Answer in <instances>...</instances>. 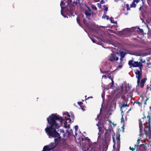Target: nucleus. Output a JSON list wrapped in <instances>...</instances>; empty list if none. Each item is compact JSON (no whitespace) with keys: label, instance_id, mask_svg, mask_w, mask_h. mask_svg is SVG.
Listing matches in <instances>:
<instances>
[{"label":"nucleus","instance_id":"nucleus-1","mask_svg":"<svg viewBox=\"0 0 151 151\" xmlns=\"http://www.w3.org/2000/svg\"><path fill=\"white\" fill-rule=\"evenodd\" d=\"M63 120V118L56 113L51 114L47 118V124H48L47 125L45 131L49 138H54V143L52 142L48 145H50L51 143L54 144L53 146L55 147L54 149L60 143L61 141H62L63 145L66 144V139L64 138H62L60 134L56 130L60 127L57 121H59L60 125L62 126Z\"/></svg>","mask_w":151,"mask_h":151},{"label":"nucleus","instance_id":"nucleus-2","mask_svg":"<svg viewBox=\"0 0 151 151\" xmlns=\"http://www.w3.org/2000/svg\"><path fill=\"white\" fill-rule=\"evenodd\" d=\"M69 0H64L60 2L61 14L64 17L68 18L71 16H74L75 6L69 2Z\"/></svg>","mask_w":151,"mask_h":151},{"label":"nucleus","instance_id":"nucleus-3","mask_svg":"<svg viewBox=\"0 0 151 151\" xmlns=\"http://www.w3.org/2000/svg\"><path fill=\"white\" fill-rule=\"evenodd\" d=\"M106 132L104 134V141L102 142V151H106L111 140V130L110 127L108 129H105Z\"/></svg>","mask_w":151,"mask_h":151},{"label":"nucleus","instance_id":"nucleus-4","mask_svg":"<svg viewBox=\"0 0 151 151\" xmlns=\"http://www.w3.org/2000/svg\"><path fill=\"white\" fill-rule=\"evenodd\" d=\"M103 65V66L102 67V69H106L105 71H102L101 68H100V70L101 72L103 74H104L106 73L109 72L112 67V66L110 64V63L108 62H106L102 63Z\"/></svg>","mask_w":151,"mask_h":151},{"label":"nucleus","instance_id":"nucleus-5","mask_svg":"<svg viewBox=\"0 0 151 151\" xmlns=\"http://www.w3.org/2000/svg\"><path fill=\"white\" fill-rule=\"evenodd\" d=\"M91 9L90 8L88 7L86 4L84 5L83 12L86 16V17L89 20L90 19V17H91Z\"/></svg>","mask_w":151,"mask_h":151},{"label":"nucleus","instance_id":"nucleus-6","mask_svg":"<svg viewBox=\"0 0 151 151\" xmlns=\"http://www.w3.org/2000/svg\"><path fill=\"white\" fill-rule=\"evenodd\" d=\"M142 70H139V69H137L136 70V71L135 72V73L136 75V78L137 79V87L139 86L140 80L141 78V76L142 75Z\"/></svg>","mask_w":151,"mask_h":151},{"label":"nucleus","instance_id":"nucleus-7","mask_svg":"<svg viewBox=\"0 0 151 151\" xmlns=\"http://www.w3.org/2000/svg\"><path fill=\"white\" fill-rule=\"evenodd\" d=\"M54 144L51 143L50 145H47L45 146L42 151H51L54 149V146H53Z\"/></svg>","mask_w":151,"mask_h":151},{"label":"nucleus","instance_id":"nucleus-8","mask_svg":"<svg viewBox=\"0 0 151 151\" xmlns=\"http://www.w3.org/2000/svg\"><path fill=\"white\" fill-rule=\"evenodd\" d=\"M149 126H147L144 129L145 134L147 136L150 137L151 136V132L150 127V124H149Z\"/></svg>","mask_w":151,"mask_h":151},{"label":"nucleus","instance_id":"nucleus-9","mask_svg":"<svg viewBox=\"0 0 151 151\" xmlns=\"http://www.w3.org/2000/svg\"><path fill=\"white\" fill-rule=\"evenodd\" d=\"M64 115H63V118L62 117H61L63 118V121L64 120H65V121L64 123V126L63 127L65 128H69L70 127V124H68L67 122V121L68 120V119H69V117H67L65 115V116ZM60 116L61 117V116Z\"/></svg>","mask_w":151,"mask_h":151},{"label":"nucleus","instance_id":"nucleus-10","mask_svg":"<svg viewBox=\"0 0 151 151\" xmlns=\"http://www.w3.org/2000/svg\"><path fill=\"white\" fill-rule=\"evenodd\" d=\"M116 146L117 150L116 151H119L120 146V135L119 134L116 137Z\"/></svg>","mask_w":151,"mask_h":151},{"label":"nucleus","instance_id":"nucleus-11","mask_svg":"<svg viewBox=\"0 0 151 151\" xmlns=\"http://www.w3.org/2000/svg\"><path fill=\"white\" fill-rule=\"evenodd\" d=\"M139 128L140 134L139 135L140 137H142L143 134L142 133L143 131V125L141 120L139 121Z\"/></svg>","mask_w":151,"mask_h":151},{"label":"nucleus","instance_id":"nucleus-12","mask_svg":"<svg viewBox=\"0 0 151 151\" xmlns=\"http://www.w3.org/2000/svg\"><path fill=\"white\" fill-rule=\"evenodd\" d=\"M147 80L146 78H145L142 79L141 81V82L140 83V87L141 88H143L144 85V84Z\"/></svg>","mask_w":151,"mask_h":151},{"label":"nucleus","instance_id":"nucleus-13","mask_svg":"<svg viewBox=\"0 0 151 151\" xmlns=\"http://www.w3.org/2000/svg\"><path fill=\"white\" fill-rule=\"evenodd\" d=\"M140 17L141 20L142 21V23H144V20L143 18H145V15L142 10L141 11V15L140 16Z\"/></svg>","mask_w":151,"mask_h":151},{"label":"nucleus","instance_id":"nucleus-14","mask_svg":"<svg viewBox=\"0 0 151 151\" xmlns=\"http://www.w3.org/2000/svg\"><path fill=\"white\" fill-rule=\"evenodd\" d=\"M116 55L114 54H111V56L109 58V60L110 61H113L115 60V58Z\"/></svg>","mask_w":151,"mask_h":151},{"label":"nucleus","instance_id":"nucleus-15","mask_svg":"<svg viewBox=\"0 0 151 151\" xmlns=\"http://www.w3.org/2000/svg\"><path fill=\"white\" fill-rule=\"evenodd\" d=\"M66 132L68 133V137H70L72 135V134H73V132L72 129H70L69 131L67 130L66 131Z\"/></svg>","mask_w":151,"mask_h":151},{"label":"nucleus","instance_id":"nucleus-16","mask_svg":"<svg viewBox=\"0 0 151 151\" xmlns=\"http://www.w3.org/2000/svg\"><path fill=\"white\" fill-rule=\"evenodd\" d=\"M127 103H126V104H125L124 103H123L122 105V106L120 107V110L121 111V114H122L124 113V112H123V110L122 109V108H123L126 107L128 106V105H127Z\"/></svg>","mask_w":151,"mask_h":151},{"label":"nucleus","instance_id":"nucleus-17","mask_svg":"<svg viewBox=\"0 0 151 151\" xmlns=\"http://www.w3.org/2000/svg\"><path fill=\"white\" fill-rule=\"evenodd\" d=\"M120 57L124 58L125 55L127 54V53L123 51L119 52Z\"/></svg>","mask_w":151,"mask_h":151},{"label":"nucleus","instance_id":"nucleus-18","mask_svg":"<svg viewBox=\"0 0 151 151\" xmlns=\"http://www.w3.org/2000/svg\"><path fill=\"white\" fill-rule=\"evenodd\" d=\"M145 145L144 144H141L136 149H139V150H141L142 148V149H145Z\"/></svg>","mask_w":151,"mask_h":151},{"label":"nucleus","instance_id":"nucleus-19","mask_svg":"<svg viewBox=\"0 0 151 151\" xmlns=\"http://www.w3.org/2000/svg\"><path fill=\"white\" fill-rule=\"evenodd\" d=\"M121 98L122 100L125 102L126 103H127V102L128 101V99L127 98H126L125 95H123L122 96Z\"/></svg>","mask_w":151,"mask_h":151},{"label":"nucleus","instance_id":"nucleus-20","mask_svg":"<svg viewBox=\"0 0 151 151\" xmlns=\"http://www.w3.org/2000/svg\"><path fill=\"white\" fill-rule=\"evenodd\" d=\"M91 150L93 151H101V149L100 147L97 149L96 148H93V147H91Z\"/></svg>","mask_w":151,"mask_h":151},{"label":"nucleus","instance_id":"nucleus-21","mask_svg":"<svg viewBox=\"0 0 151 151\" xmlns=\"http://www.w3.org/2000/svg\"><path fill=\"white\" fill-rule=\"evenodd\" d=\"M141 139H138L137 140V143L134 145V147L136 148L139 147V144H140L141 142Z\"/></svg>","mask_w":151,"mask_h":151},{"label":"nucleus","instance_id":"nucleus-22","mask_svg":"<svg viewBox=\"0 0 151 151\" xmlns=\"http://www.w3.org/2000/svg\"><path fill=\"white\" fill-rule=\"evenodd\" d=\"M112 139H113V143H114V145H113V150H112V151H115L114 150H115V149H116V148H115V145H116V142L114 140V137H113Z\"/></svg>","mask_w":151,"mask_h":151},{"label":"nucleus","instance_id":"nucleus-23","mask_svg":"<svg viewBox=\"0 0 151 151\" xmlns=\"http://www.w3.org/2000/svg\"><path fill=\"white\" fill-rule=\"evenodd\" d=\"M134 60H130L129 61L128 64L131 67H133L134 65Z\"/></svg>","mask_w":151,"mask_h":151},{"label":"nucleus","instance_id":"nucleus-24","mask_svg":"<svg viewBox=\"0 0 151 151\" xmlns=\"http://www.w3.org/2000/svg\"><path fill=\"white\" fill-rule=\"evenodd\" d=\"M139 62L138 61H134V65H133V67H137L138 66Z\"/></svg>","mask_w":151,"mask_h":151},{"label":"nucleus","instance_id":"nucleus-25","mask_svg":"<svg viewBox=\"0 0 151 151\" xmlns=\"http://www.w3.org/2000/svg\"><path fill=\"white\" fill-rule=\"evenodd\" d=\"M76 20H77V23L81 27H82V26L81 24L80 23V18L79 17H78L76 19Z\"/></svg>","mask_w":151,"mask_h":151},{"label":"nucleus","instance_id":"nucleus-26","mask_svg":"<svg viewBox=\"0 0 151 151\" xmlns=\"http://www.w3.org/2000/svg\"><path fill=\"white\" fill-rule=\"evenodd\" d=\"M138 67H139V69L140 70H142V67H143V65L141 62H139V63L138 64Z\"/></svg>","mask_w":151,"mask_h":151},{"label":"nucleus","instance_id":"nucleus-27","mask_svg":"<svg viewBox=\"0 0 151 151\" xmlns=\"http://www.w3.org/2000/svg\"><path fill=\"white\" fill-rule=\"evenodd\" d=\"M134 3V1L132 2V4L130 5L131 8H135L136 7V4Z\"/></svg>","mask_w":151,"mask_h":151},{"label":"nucleus","instance_id":"nucleus-28","mask_svg":"<svg viewBox=\"0 0 151 151\" xmlns=\"http://www.w3.org/2000/svg\"><path fill=\"white\" fill-rule=\"evenodd\" d=\"M131 88L130 86H129V84H128L127 86H126V89L127 91H129Z\"/></svg>","mask_w":151,"mask_h":151},{"label":"nucleus","instance_id":"nucleus-29","mask_svg":"<svg viewBox=\"0 0 151 151\" xmlns=\"http://www.w3.org/2000/svg\"><path fill=\"white\" fill-rule=\"evenodd\" d=\"M64 115H65L66 116H67L69 118L70 117V116L69 114V113L67 111H66L64 113Z\"/></svg>","mask_w":151,"mask_h":151},{"label":"nucleus","instance_id":"nucleus-30","mask_svg":"<svg viewBox=\"0 0 151 151\" xmlns=\"http://www.w3.org/2000/svg\"><path fill=\"white\" fill-rule=\"evenodd\" d=\"M91 8L94 10H97V8L96 7L93 5H91Z\"/></svg>","mask_w":151,"mask_h":151},{"label":"nucleus","instance_id":"nucleus-31","mask_svg":"<svg viewBox=\"0 0 151 151\" xmlns=\"http://www.w3.org/2000/svg\"><path fill=\"white\" fill-rule=\"evenodd\" d=\"M130 31V29H129L128 28H126L122 30V31L123 32H129Z\"/></svg>","mask_w":151,"mask_h":151},{"label":"nucleus","instance_id":"nucleus-32","mask_svg":"<svg viewBox=\"0 0 151 151\" xmlns=\"http://www.w3.org/2000/svg\"><path fill=\"white\" fill-rule=\"evenodd\" d=\"M105 17L106 18L107 20H108L109 19V17L108 16L106 15L105 14H104L102 16V18L105 19Z\"/></svg>","mask_w":151,"mask_h":151},{"label":"nucleus","instance_id":"nucleus-33","mask_svg":"<svg viewBox=\"0 0 151 151\" xmlns=\"http://www.w3.org/2000/svg\"><path fill=\"white\" fill-rule=\"evenodd\" d=\"M134 103H136V104H138V105L140 106H142V104L141 103L139 102V101H135L134 102Z\"/></svg>","mask_w":151,"mask_h":151},{"label":"nucleus","instance_id":"nucleus-34","mask_svg":"<svg viewBox=\"0 0 151 151\" xmlns=\"http://www.w3.org/2000/svg\"><path fill=\"white\" fill-rule=\"evenodd\" d=\"M70 1V2L71 3V4L72 3L75 4L76 5V6L77 5V3L76 1H75L74 0V1L72 2V0H69Z\"/></svg>","mask_w":151,"mask_h":151},{"label":"nucleus","instance_id":"nucleus-35","mask_svg":"<svg viewBox=\"0 0 151 151\" xmlns=\"http://www.w3.org/2000/svg\"><path fill=\"white\" fill-rule=\"evenodd\" d=\"M111 86L110 87H112L113 86L114 84V81H113V79H112V81H111Z\"/></svg>","mask_w":151,"mask_h":151},{"label":"nucleus","instance_id":"nucleus-36","mask_svg":"<svg viewBox=\"0 0 151 151\" xmlns=\"http://www.w3.org/2000/svg\"><path fill=\"white\" fill-rule=\"evenodd\" d=\"M70 114H71V118L73 119H74V114H73L72 113V112H71L70 113Z\"/></svg>","mask_w":151,"mask_h":151},{"label":"nucleus","instance_id":"nucleus-37","mask_svg":"<svg viewBox=\"0 0 151 151\" xmlns=\"http://www.w3.org/2000/svg\"><path fill=\"white\" fill-rule=\"evenodd\" d=\"M85 138L86 140H87L88 143H90V142L91 140L88 137H85Z\"/></svg>","mask_w":151,"mask_h":151},{"label":"nucleus","instance_id":"nucleus-38","mask_svg":"<svg viewBox=\"0 0 151 151\" xmlns=\"http://www.w3.org/2000/svg\"><path fill=\"white\" fill-rule=\"evenodd\" d=\"M113 18L112 17H111L110 18L109 20L111 22V23H113L114 22V21L113 20Z\"/></svg>","mask_w":151,"mask_h":151},{"label":"nucleus","instance_id":"nucleus-39","mask_svg":"<svg viewBox=\"0 0 151 151\" xmlns=\"http://www.w3.org/2000/svg\"><path fill=\"white\" fill-rule=\"evenodd\" d=\"M74 127L75 132H77L78 129V126L77 125H76Z\"/></svg>","mask_w":151,"mask_h":151},{"label":"nucleus","instance_id":"nucleus-40","mask_svg":"<svg viewBox=\"0 0 151 151\" xmlns=\"http://www.w3.org/2000/svg\"><path fill=\"white\" fill-rule=\"evenodd\" d=\"M134 55L137 56H142V54L140 53H139L137 54H135Z\"/></svg>","mask_w":151,"mask_h":151},{"label":"nucleus","instance_id":"nucleus-41","mask_svg":"<svg viewBox=\"0 0 151 151\" xmlns=\"http://www.w3.org/2000/svg\"><path fill=\"white\" fill-rule=\"evenodd\" d=\"M88 36H89V35H88ZM88 37H89V38L91 39V41H92V42H93V43H96V42H95V40L93 39L92 38H91V37L89 36H88Z\"/></svg>","mask_w":151,"mask_h":151},{"label":"nucleus","instance_id":"nucleus-42","mask_svg":"<svg viewBox=\"0 0 151 151\" xmlns=\"http://www.w3.org/2000/svg\"><path fill=\"white\" fill-rule=\"evenodd\" d=\"M104 7H105L104 9V10L105 11H106V12H107L108 10V7L105 6V5L104 6Z\"/></svg>","mask_w":151,"mask_h":151},{"label":"nucleus","instance_id":"nucleus-43","mask_svg":"<svg viewBox=\"0 0 151 151\" xmlns=\"http://www.w3.org/2000/svg\"><path fill=\"white\" fill-rule=\"evenodd\" d=\"M126 7L127 8V10H129L130 9V8L129 7V5L128 4H126Z\"/></svg>","mask_w":151,"mask_h":151},{"label":"nucleus","instance_id":"nucleus-44","mask_svg":"<svg viewBox=\"0 0 151 151\" xmlns=\"http://www.w3.org/2000/svg\"><path fill=\"white\" fill-rule=\"evenodd\" d=\"M134 148L133 147H129V149L130 150H131L132 151H134L135 150V148Z\"/></svg>","mask_w":151,"mask_h":151},{"label":"nucleus","instance_id":"nucleus-45","mask_svg":"<svg viewBox=\"0 0 151 151\" xmlns=\"http://www.w3.org/2000/svg\"><path fill=\"white\" fill-rule=\"evenodd\" d=\"M138 29H139L140 32L141 33H143V30L142 29L139 28V27L138 28Z\"/></svg>","mask_w":151,"mask_h":151},{"label":"nucleus","instance_id":"nucleus-46","mask_svg":"<svg viewBox=\"0 0 151 151\" xmlns=\"http://www.w3.org/2000/svg\"><path fill=\"white\" fill-rule=\"evenodd\" d=\"M124 115V113L122 114V117L121 118V122H124V118L123 117V115Z\"/></svg>","mask_w":151,"mask_h":151},{"label":"nucleus","instance_id":"nucleus-47","mask_svg":"<svg viewBox=\"0 0 151 151\" xmlns=\"http://www.w3.org/2000/svg\"><path fill=\"white\" fill-rule=\"evenodd\" d=\"M104 88L105 89L108 90L109 88V87L107 85H105V86L104 87Z\"/></svg>","mask_w":151,"mask_h":151},{"label":"nucleus","instance_id":"nucleus-48","mask_svg":"<svg viewBox=\"0 0 151 151\" xmlns=\"http://www.w3.org/2000/svg\"><path fill=\"white\" fill-rule=\"evenodd\" d=\"M98 129L99 131L100 132H101V131L102 129V127L100 126L99 127H98Z\"/></svg>","mask_w":151,"mask_h":151},{"label":"nucleus","instance_id":"nucleus-49","mask_svg":"<svg viewBox=\"0 0 151 151\" xmlns=\"http://www.w3.org/2000/svg\"><path fill=\"white\" fill-rule=\"evenodd\" d=\"M97 5L99 9H100L101 8V5L100 3H97Z\"/></svg>","mask_w":151,"mask_h":151},{"label":"nucleus","instance_id":"nucleus-50","mask_svg":"<svg viewBox=\"0 0 151 151\" xmlns=\"http://www.w3.org/2000/svg\"><path fill=\"white\" fill-rule=\"evenodd\" d=\"M60 132H61V133H65V131H64V129H60Z\"/></svg>","mask_w":151,"mask_h":151},{"label":"nucleus","instance_id":"nucleus-51","mask_svg":"<svg viewBox=\"0 0 151 151\" xmlns=\"http://www.w3.org/2000/svg\"><path fill=\"white\" fill-rule=\"evenodd\" d=\"M78 105H79L80 106L83 104V103L82 102H78Z\"/></svg>","mask_w":151,"mask_h":151},{"label":"nucleus","instance_id":"nucleus-52","mask_svg":"<svg viewBox=\"0 0 151 151\" xmlns=\"http://www.w3.org/2000/svg\"><path fill=\"white\" fill-rule=\"evenodd\" d=\"M108 30L111 33H114V31L113 30H112V29H109Z\"/></svg>","mask_w":151,"mask_h":151},{"label":"nucleus","instance_id":"nucleus-53","mask_svg":"<svg viewBox=\"0 0 151 151\" xmlns=\"http://www.w3.org/2000/svg\"><path fill=\"white\" fill-rule=\"evenodd\" d=\"M140 0H134L133 1L134 2H136L137 3H138L139 1H140Z\"/></svg>","mask_w":151,"mask_h":151},{"label":"nucleus","instance_id":"nucleus-54","mask_svg":"<svg viewBox=\"0 0 151 151\" xmlns=\"http://www.w3.org/2000/svg\"><path fill=\"white\" fill-rule=\"evenodd\" d=\"M91 17H93L94 13L93 12H92L91 10Z\"/></svg>","mask_w":151,"mask_h":151},{"label":"nucleus","instance_id":"nucleus-55","mask_svg":"<svg viewBox=\"0 0 151 151\" xmlns=\"http://www.w3.org/2000/svg\"><path fill=\"white\" fill-rule=\"evenodd\" d=\"M105 95L104 93H102L101 94V97L103 99L104 98Z\"/></svg>","mask_w":151,"mask_h":151},{"label":"nucleus","instance_id":"nucleus-56","mask_svg":"<svg viewBox=\"0 0 151 151\" xmlns=\"http://www.w3.org/2000/svg\"><path fill=\"white\" fill-rule=\"evenodd\" d=\"M105 3V1H104L103 0H101L100 2V4H103L104 3Z\"/></svg>","mask_w":151,"mask_h":151},{"label":"nucleus","instance_id":"nucleus-57","mask_svg":"<svg viewBox=\"0 0 151 151\" xmlns=\"http://www.w3.org/2000/svg\"><path fill=\"white\" fill-rule=\"evenodd\" d=\"M136 47L138 48H142V46L140 45H137L136 46Z\"/></svg>","mask_w":151,"mask_h":151},{"label":"nucleus","instance_id":"nucleus-58","mask_svg":"<svg viewBox=\"0 0 151 151\" xmlns=\"http://www.w3.org/2000/svg\"><path fill=\"white\" fill-rule=\"evenodd\" d=\"M140 62H141V63H145V60H143L142 59L140 60Z\"/></svg>","mask_w":151,"mask_h":151},{"label":"nucleus","instance_id":"nucleus-59","mask_svg":"<svg viewBox=\"0 0 151 151\" xmlns=\"http://www.w3.org/2000/svg\"><path fill=\"white\" fill-rule=\"evenodd\" d=\"M147 61L148 62H147V66H148V65H151V63L150 62H149V60H148Z\"/></svg>","mask_w":151,"mask_h":151},{"label":"nucleus","instance_id":"nucleus-60","mask_svg":"<svg viewBox=\"0 0 151 151\" xmlns=\"http://www.w3.org/2000/svg\"><path fill=\"white\" fill-rule=\"evenodd\" d=\"M66 132H65V133H63V137H64V138L66 136V135L67 134Z\"/></svg>","mask_w":151,"mask_h":151},{"label":"nucleus","instance_id":"nucleus-61","mask_svg":"<svg viewBox=\"0 0 151 151\" xmlns=\"http://www.w3.org/2000/svg\"><path fill=\"white\" fill-rule=\"evenodd\" d=\"M99 124H101V123H100L99 122H98V123H97L96 124V125L98 127H100V126H99Z\"/></svg>","mask_w":151,"mask_h":151},{"label":"nucleus","instance_id":"nucleus-62","mask_svg":"<svg viewBox=\"0 0 151 151\" xmlns=\"http://www.w3.org/2000/svg\"><path fill=\"white\" fill-rule=\"evenodd\" d=\"M99 115H97V118H96L95 119V120H96V121H97L98 120H99Z\"/></svg>","mask_w":151,"mask_h":151},{"label":"nucleus","instance_id":"nucleus-63","mask_svg":"<svg viewBox=\"0 0 151 151\" xmlns=\"http://www.w3.org/2000/svg\"><path fill=\"white\" fill-rule=\"evenodd\" d=\"M69 119H68V120H69L68 122L70 123H71L72 122V121L70 119V117L69 118H68Z\"/></svg>","mask_w":151,"mask_h":151},{"label":"nucleus","instance_id":"nucleus-64","mask_svg":"<svg viewBox=\"0 0 151 151\" xmlns=\"http://www.w3.org/2000/svg\"><path fill=\"white\" fill-rule=\"evenodd\" d=\"M119 60V58L116 56V57L115 58V60L116 61H117Z\"/></svg>","mask_w":151,"mask_h":151}]
</instances>
